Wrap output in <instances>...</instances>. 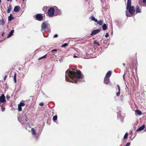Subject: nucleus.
Wrapping results in <instances>:
<instances>
[{"instance_id":"f257e3e1","label":"nucleus","mask_w":146,"mask_h":146,"mask_svg":"<svg viewBox=\"0 0 146 146\" xmlns=\"http://www.w3.org/2000/svg\"><path fill=\"white\" fill-rule=\"evenodd\" d=\"M72 71L68 69L66 71V80L72 83H76L81 78V73L80 71L76 69L72 68Z\"/></svg>"},{"instance_id":"f03ea898","label":"nucleus","mask_w":146,"mask_h":146,"mask_svg":"<svg viewBox=\"0 0 146 146\" xmlns=\"http://www.w3.org/2000/svg\"><path fill=\"white\" fill-rule=\"evenodd\" d=\"M131 0H127V3L126 9H128L129 13L131 15L126 13V15L127 16L130 17L132 16V15L134 14L135 11V9L134 7L133 6H131Z\"/></svg>"},{"instance_id":"7ed1b4c3","label":"nucleus","mask_w":146,"mask_h":146,"mask_svg":"<svg viewBox=\"0 0 146 146\" xmlns=\"http://www.w3.org/2000/svg\"><path fill=\"white\" fill-rule=\"evenodd\" d=\"M48 24L45 22H43L41 25V31L43 32L47 31L48 29Z\"/></svg>"},{"instance_id":"20e7f679","label":"nucleus","mask_w":146,"mask_h":146,"mask_svg":"<svg viewBox=\"0 0 146 146\" xmlns=\"http://www.w3.org/2000/svg\"><path fill=\"white\" fill-rule=\"evenodd\" d=\"M54 9L52 7L48 9L47 12L48 15L50 17H52L54 14Z\"/></svg>"},{"instance_id":"39448f33","label":"nucleus","mask_w":146,"mask_h":146,"mask_svg":"<svg viewBox=\"0 0 146 146\" xmlns=\"http://www.w3.org/2000/svg\"><path fill=\"white\" fill-rule=\"evenodd\" d=\"M35 19L38 21H41L43 20V16L41 14H37L35 15Z\"/></svg>"},{"instance_id":"423d86ee","label":"nucleus","mask_w":146,"mask_h":146,"mask_svg":"<svg viewBox=\"0 0 146 146\" xmlns=\"http://www.w3.org/2000/svg\"><path fill=\"white\" fill-rule=\"evenodd\" d=\"M6 101L5 96L4 94H3L0 96V104L1 103L5 102Z\"/></svg>"},{"instance_id":"0eeeda50","label":"nucleus","mask_w":146,"mask_h":146,"mask_svg":"<svg viewBox=\"0 0 146 146\" xmlns=\"http://www.w3.org/2000/svg\"><path fill=\"white\" fill-rule=\"evenodd\" d=\"M104 83L107 84H111V83L110 81L109 78L105 77L104 81Z\"/></svg>"},{"instance_id":"6e6552de","label":"nucleus","mask_w":146,"mask_h":146,"mask_svg":"<svg viewBox=\"0 0 146 146\" xmlns=\"http://www.w3.org/2000/svg\"><path fill=\"white\" fill-rule=\"evenodd\" d=\"M100 29H98L93 31L90 34L91 35H93L100 32Z\"/></svg>"},{"instance_id":"1a4fd4ad","label":"nucleus","mask_w":146,"mask_h":146,"mask_svg":"<svg viewBox=\"0 0 146 146\" xmlns=\"http://www.w3.org/2000/svg\"><path fill=\"white\" fill-rule=\"evenodd\" d=\"M136 13H140L141 12L140 8L138 6H137L136 7Z\"/></svg>"},{"instance_id":"9d476101","label":"nucleus","mask_w":146,"mask_h":146,"mask_svg":"<svg viewBox=\"0 0 146 146\" xmlns=\"http://www.w3.org/2000/svg\"><path fill=\"white\" fill-rule=\"evenodd\" d=\"M145 127V125H143L139 128H138L137 130V131H139L143 130Z\"/></svg>"},{"instance_id":"9b49d317","label":"nucleus","mask_w":146,"mask_h":146,"mask_svg":"<svg viewBox=\"0 0 146 146\" xmlns=\"http://www.w3.org/2000/svg\"><path fill=\"white\" fill-rule=\"evenodd\" d=\"M20 9V7H19L18 6H16L14 7V11L15 12H17L19 11Z\"/></svg>"},{"instance_id":"f8f14e48","label":"nucleus","mask_w":146,"mask_h":146,"mask_svg":"<svg viewBox=\"0 0 146 146\" xmlns=\"http://www.w3.org/2000/svg\"><path fill=\"white\" fill-rule=\"evenodd\" d=\"M111 74V72L110 71H109L106 74L105 77L107 78H109Z\"/></svg>"},{"instance_id":"ddd939ff","label":"nucleus","mask_w":146,"mask_h":146,"mask_svg":"<svg viewBox=\"0 0 146 146\" xmlns=\"http://www.w3.org/2000/svg\"><path fill=\"white\" fill-rule=\"evenodd\" d=\"M14 32V30H11V31L9 33V34L8 35L7 38H9L11 37L13 35V33Z\"/></svg>"},{"instance_id":"4468645a","label":"nucleus","mask_w":146,"mask_h":146,"mask_svg":"<svg viewBox=\"0 0 146 146\" xmlns=\"http://www.w3.org/2000/svg\"><path fill=\"white\" fill-rule=\"evenodd\" d=\"M12 9L11 5H9V6L7 7V13H9L11 11Z\"/></svg>"},{"instance_id":"2eb2a0df","label":"nucleus","mask_w":146,"mask_h":146,"mask_svg":"<svg viewBox=\"0 0 146 146\" xmlns=\"http://www.w3.org/2000/svg\"><path fill=\"white\" fill-rule=\"evenodd\" d=\"M135 112L138 115H141L142 114L141 111L139 110H136Z\"/></svg>"},{"instance_id":"dca6fc26","label":"nucleus","mask_w":146,"mask_h":146,"mask_svg":"<svg viewBox=\"0 0 146 146\" xmlns=\"http://www.w3.org/2000/svg\"><path fill=\"white\" fill-rule=\"evenodd\" d=\"M90 18L92 21H94L95 22H98V20L97 19H95L94 16H91Z\"/></svg>"},{"instance_id":"f3484780","label":"nucleus","mask_w":146,"mask_h":146,"mask_svg":"<svg viewBox=\"0 0 146 146\" xmlns=\"http://www.w3.org/2000/svg\"><path fill=\"white\" fill-rule=\"evenodd\" d=\"M49 7H44L43 8H42V10L43 11H44V12H47V11L48 10V9Z\"/></svg>"},{"instance_id":"a211bd4d","label":"nucleus","mask_w":146,"mask_h":146,"mask_svg":"<svg viewBox=\"0 0 146 146\" xmlns=\"http://www.w3.org/2000/svg\"><path fill=\"white\" fill-rule=\"evenodd\" d=\"M9 21H11L14 19V17L12 16L11 14H10L8 18Z\"/></svg>"},{"instance_id":"6ab92c4d","label":"nucleus","mask_w":146,"mask_h":146,"mask_svg":"<svg viewBox=\"0 0 146 146\" xmlns=\"http://www.w3.org/2000/svg\"><path fill=\"white\" fill-rule=\"evenodd\" d=\"M97 23L98 24L100 25L101 26L103 25V21L102 20H100V21H98V22Z\"/></svg>"},{"instance_id":"aec40b11","label":"nucleus","mask_w":146,"mask_h":146,"mask_svg":"<svg viewBox=\"0 0 146 146\" xmlns=\"http://www.w3.org/2000/svg\"><path fill=\"white\" fill-rule=\"evenodd\" d=\"M102 29L104 31L106 30L107 29V26L106 24H104L102 26Z\"/></svg>"},{"instance_id":"412c9836","label":"nucleus","mask_w":146,"mask_h":146,"mask_svg":"<svg viewBox=\"0 0 146 146\" xmlns=\"http://www.w3.org/2000/svg\"><path fill=\"white\" fill-rule=\"evenodd\" d=\"M5 23V21L3 19L0 20V25H3Z\"/></svg>"},{"instance_id":"4be33fe9","label":"nucleus","mask_w":146,"mask_h":146,"mask_svg":"<svg viewBox=\"0 0 146 146\" xmlns=\"http://www.w3.org/2000/svg\"><path fill=\"white\" fill-rule=\"evenodd\" d=\"M47 54H46L44 55L43 56H42V57H40L38 58V60H40L42 59L43 58H45L47 56Z\"/></svg>"},{"instance_id":"5701e85b","label":"nucleus","mask_w":146,"mask_h":146,"mask_svg":"<svg viewBox=\"0 0 146 146\" xmlns=\"http://www.w3.org/2000/svg\"><path fill=\"white\" fill-rule=\"evenodd\" d=\"M31 131H32V134L33 135H35L36 134V131H35V130L34 129H33V128L32 129Z\"/></svg>"},{"instance_id":"b1692460","label":"nucleus","mask_w":146,"mask_h":146,"mask_svg":"<svg viewBox=\"0 0 146 146\" xmlns=\"http://www.w3.org/2000/svg\"><path fill=\"white\" fill-rule=\"evenodd\" d=\"M93 43L94 44H95L96 45H97L98 46H100V44H99V43L98 42H97L96 40H95L93 42Z\"/></svg>"},{"instance_id":"393cba45","label":"nucleus","mask_w":146,"mask_h":146,"mask_svg":"<svg viewBox=\"0 0 146 146\" xmlns=\"http://www.w3.org/2000/svg\"><path fill=\"white\" fill-rule=\"evenodd\" d=\"M16 76H17V74L16 73H15V74L14 76V79L15 82V83H16Z\"/></svg>"},{"instance_id":"a878e982","label":"nucleus","mask_w":146,"mask_h":146,"mask_svg":"<svg viewBox=\"0 0 146 146\" xmlns=\"http://www.w3.org/2000/svg\"><path fill=\"white\" fill-rule=\"evenodd\" d=\"M57 119V115H55L53 116V120L54 121H56Z\"/></svg>"},{"instance_id":"bb28decb","label":"nucleus","mask_w":146,"mask_h":146,"mask_svg":"<svg viewBox=\"0 0 146 146\" xmlns=\"http://www.w3.org/2000/svg\"><path fill=\"white\" fill-rule=\"evenodd\" d=\"M68 45V44L67 43H64V44H62L61 46V47H64Z\"/></svg>"},{"instance_id":"cd10ccee","label":"nucleus","mask_w":146,"mask_h":146,"mask_svg":"<svg viewBox=\"0 0 146 146\" xmlns=\"http://www.w3.org/2000/svg\"><path fill=\"white\" fill-rule=\"evenodd\" d=\"M21 106L20 105H18V110L19 111H21L22 110V108L21 107Z\"/></svg>"},{"instance_id":"c85d7f7f","label":"nucleus","mask_w":146,"mask_h":146,"mask_svg":"<svg viewBox=\"0 0 146 146\" xmlns=\"http://www.w3.org/2000/svg\"><path fill=\"white\" fill-rule=\"evenodd\" d=\"M128 136V133H126L125 135L124 136L123 139H126Z\"/></svg>"},{"instance_id":"c756f323","label":"nucleus","mask_w":146,"mask_h":146,"mask_svg":"<svg viewBox=\"0 0 146 146\" xmlns=\"http://www.w3.org/2000/svg\"><path fill=\"white\" fill-rule=\"evenodd\" d=\"M19 105L22 107L25 106V104L23 102H21L20 103V104Z\"/></svg>"},{"instance_id":"7c9ffc66","label":"nucleus","mask_w":146,"mask_h":146,"mask_svg":"<svg viewBox=\"0 0 146 146\" xmlns=\"http://www.w3.org/2000/svg\"><path fill=\"white\" fill-rule=\"evenodd\" d=\"M56 11L58 12V13L57 15H61V12L60 10L58 9Z\"/></svg>"},{"instance_id":"2f4dec72","label":"nucleus","mask_w":146,"mask_h":146,"mask_svg":"<svg viewBox=\"0 0 146 146\" xmlns=\"http://www.w3.org/2000/svg\"><path fill=\"white\" fill-rule=\"evenodd\" d=\"M120 92L118 91L116 93V95L117 96H118L120 95Z\"/></svg>"},{"instance_id":"473e14b6","label":"nucleus","mask_w":146,"mask_h":146,"mask_svg":"<svg viewBox=\"0 0 146 146\" xmlns=\"http://www.w3.org/2000/svg\"><path fill=\"white\" fill-rule=\"evenodd\" d=\"M117 87L118 90V91H120V88L119 86V85H117Z\"/></svg>"},{"instance_id":"72a5a7b5","label":"nucleus","mask_w":146,"mask_h":146,"mask_svg":"<svg viewBox=\"0 0 146 146\" xmlns=\"http://www.w3.org/2000/svg\"><path fill=\"white\" fill-rule=\"evenodd\" d=\"M39 105L42 106L44 105V104L43 102L40 103L39 104Z\"/></svg>"},{"instance_id":"f704fd0d","label":"nucleus","mask_w":146,"mask_h":146,"mask_svg":"<svg viewBox=\"0 0 146 146\" xmlns=\"http://www.w3.org/2000/svg\"><path fill=\"white\" fill-rule=\"evenodd\" d=\"M109 34L108 33H106L105 35V37L106 38H107L109 36Z\"/></svg>"},{"instance_id":"c9c22d12","label":"nucleus","mask_w":146,"mask_h":146,"mask_svg":"<svg viewBox=\"0 0 146 146\" xmlns=\"http://www.w3.org/2000/svg\"><path fill=\"white\" fill-rule=\"evenodd\" d=\"M57 51V50L56 49H53L52 50L51 52H56Z\"/></svg>"},{"instance_id":"e433bc0d","label":"nucleus","mask_w":146,"mask_h":146,"mask_svg":"<svg viewBox=\"0 0 146 146\" xmlns=\"http://www.w3.org/2000/svg\"><path fill=\"white\" fill-rule=\"evenodd\" d=\"M130 145V143H127L125 146H129Z\"/></svg>"},{"instance_id":"4c0bfd02","label":"nucleus","mask_w":146,"mask_h":146,"mask_svg":"<svg viewBox=\"0 0 146 146\" xmlns=\"http://www.w3.org/2000/svg\"><path fill=\"white\" fill-rule=\"evenodd\" d=\"M58 35L57 34H55L54 36V38H56L58 37Z\"/></svg>"},{"instance_id":"58836bf2","label":"nucleus","mask_w":146,"mask_h":146,"mask_svg":"<svg viewBox=\"0 0 146 146\" xmlns=\"http://www.w3.org/2000/svg\"><path fill=\"white\" fill-rule=\"evenodd\" d=\"M5 108H2V111H5Z\"/></svg>"},{"instance_id":"ea45409f","label":"nucleus","mask_w":146,"mask_h":146,"mask_svg":"<svg viewBox=\"0 0 146 146\" xmlns=\"http://www.w3.org/2000/svg\"><path fill=\"white\" fill-rule=\"evenodd\" d=\"M143 3H146V0H143Z\"/></svg>"},{"instance_id":"a19ab883","label":"nucleus","mask_w":146,"mask_h":146,"mask_svg":"<svg viewBox=\"0 0 146 146\" xmlns=\"http://www.w3.org/2000/svg\"><path fill=\"white\" fill-rule=\"evenodd\" d=\"M4 35H5V33L4 32H3V33H2V36H4Z\"/></svg>"},{"instance_id":"79ce46f5","label":"nucleus","mask_w":146,"mask_h":146,"mask_svg":"<svg viewBox=\"0 0 146 146\" xmlns=\"http://www.w3.org/2000/svg\"><path fill=\"white\" fill-rule=\"evenodd\" d=\"M73 57H74V58H78V56H76V55H74V56H73Z\"/></svg>"},{"instance_id":"37998d69","label":"nucleus","mask_w":146,"mask_h":146,"mask_svg":"<svg viewBox=\"0 0 146 146\" xmlns=\"http://www.w3.org/2000/svg\"><path fill=\"white\" fill-rule=\"evenodd\" d=\"M7 75H6V76H5V77H4V79L5 80L6 79V78H7Z\"/></svg>"},{"instance_id":"c03bdc74","label":"nucleus","mask_w":146,"mask_h":146,"mask_svg":"<svg viewBox=\"0 0 146 146\" xmlns=\"http://www.w3.org/2000/svg\"><path fill=\"white\" fill-rule=\"evenodd\" d=\"M123 65L124 66H125V64L124 63H123Z\"/></svg>"},{"instance_id":"a18cd8bd","label":"nucleus","mask_w":146,"mask_h":146,"mask_svg":"<svg viewBox=\"0 0 146 146\" xmlns=\"http://www.w3.org/2000/svg\"><path fill=\"white\" fill-rule=\"evenodd\" d=\"M9 1L11 2H12V0H9Z\"/></svg>"},{"instance_id":"49530a36","label":"nucleus","mask_w":146,"mask_h":146,"mask_svg":"<svg viewBox=\"0 0 146 146\" xmlns=\"http://www.w3.org/2000/svg\"><path fill=\"white\" fill-rule=\"evenodd\" d=\"M0 104V107H2V105H1V104Z\"/></svg>"},{"instance_id":"de8ad7c7","label":"nucleus","mask_w":146,"mask_h":146,"mask_svg":"<svg viewBox=\"0 0 146 146\" xmlns=\"http://www.w3.org/2000/svg\"><path fill=\"white\" fill-rule=\"evenodd\" d=\"M25 120H26V121H27V119H25Z\"/></svg>"},{"instance_id":"09e8293b","label":"nucleus","mask_w":146,"mask_h":146,"mask_svg":"<svg viewBox=\"0 0 146 146\" xmlns=\"http://www.w3.org/2000/svg\"><path fill=\"white\" fill-rule=\"evenodd\" d=\"M7 0L8 1H9V0Z\"/></svg>"},{"instance_id":"8fccbe9b","label":"nucleus","mask_w":146,"mask_h":146,"mask_svg":"<svg viewBox=\"0 0 146 146\" xmlns=\"http://www.w3.org/2000/svg\"><path fill=\"white\" fill-rule=\"evenodd\" d=\"M86 1H87L88 0H85Z\"/></svg>"},{"instance_id":"3c124183","label":"nucleus","mask_w":146,"mask_h":146,"mask_svg":"<svg viewBox=\"0 0 146 146\" xmlns=\"http://www.w3.org/2000/svg\"><path fill=\"white\" fill-rule=\"evenodd\" d=\"M23 1H24V0H23Z\"/></svg>"}]
</instances>
